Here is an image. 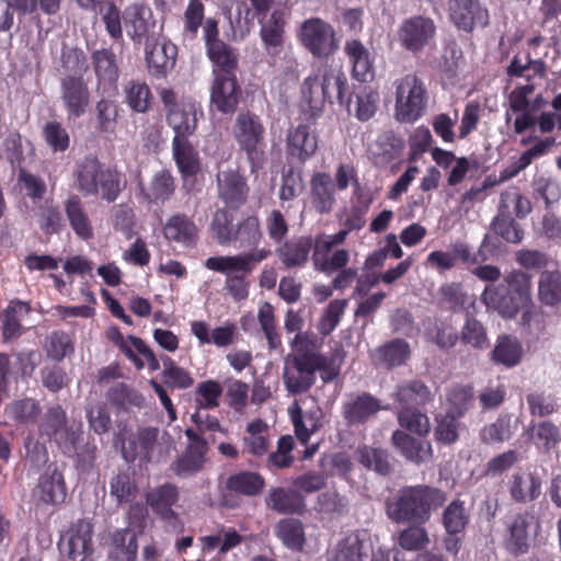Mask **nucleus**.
Listing matches in <instances>:
<instances>
[{"label":"nucleus","mask_w":561,"mask_h":561,"mask_svg":"<svg viewBox=\"0 0 561 561\" xmlns=\"http://www.w3.org/2000/svg\"><path fill=\"white\" fill-rule=\"evenodd\" d=\"M204 0H187L182 15V37L194 42L198 38L199 30L206 54L213 62L214 76H236L238 57L233 49L219 38V21L215 16H206Z\"/></svg>","instance_id":"obj_1"},{"label":"nucleus","mask_w":561,"mask_h":561,"mask_svg":"<svg viewBox=\"0 0 561 561\" xmlns=\"http://www.w3.org/2000/svg\"><path fill=\"white\" fill-rule=\"evenodd\" d=\"M447 494L428 484L405 485L386 502V514L394 523L425 525L432 512L442 507Z\"/></svg>","instance_id":"obj_2"},{"label":"nucleus","mask_w":561,"mask_h":561,"mask_svg":"<svg viewBox=\"0 0 561 561\" xmlns=\"http://www.w3.org/2000/svg\"><path fill=\"white\" fill-rule=\"evenodd\" d=\"M531 299L533 276L519 268L507 272L500 284L486 285L481 294L486 308L507 320L515 319Z\"/></svg>","instance_id":"obj_3"},{"label":"nucleus","mask_w":561,"mask_h":561,"mask_svg":"<svg viewBox=\"0 0 561 561\" xmlns=\"http://www.w3.org/2000/svg\"><path fill=\"white\" fill-rule=\"evenodd\" d=\"M77 190L83 196H98L107 203L115 202L126 186L124 174L117 165L103 164L95 154H87L73 172Z\"/></svg>","instance_id":"obj_4"},{"label":"nucleus","mask_w":561,"mask_h":561,"mask_svg":"<svg viewBox=\"0 0 561 561\" xmlns=\"http://www.w3.org/2000/svg\"><path fill=\"white\" fill-rule=\"evenodd\" d=\"M272 254L270 249H261L236 255L210 256L204 266L213 272L226 275L224 290L236 302L245 300L250 294L249 276L254 265Z\"/></svg>","instance_id":"obj_5"},{"label":"nucleus","mask_w":561,"mask_h":561,"mask_svg":"<svg viewBox=\"0 0 561 561\" xmlns=\"http://www.w3.org/2000/svg\"><path fill=\"white\" fill-rule=\"evenodd\" d=\"M302 94L309 103L322 105L325 101L332 102L336 98L341 105H345L351 113L352 93L345 73L332 68L319 69L314 75L305 79Z\"/></svg>","instance_id":"obj_6"},{"label":"nucleus","mask_w":561,"mask_h":561,"mask_svg":"<svg viewBox=\"0 0 561 561\" xmlns=\"http://www.w3.org/2000/svg\"><path fill=\"white\" fill-rule=\"evenodd\" d=\"M233 137L247 156L251 173L263 169L265 157V128L261 119L252 113H241L233 125Z\"/></svg>","instance_id":"obj_7"},{"label":"nucleus","mask_w":561,"mask_h":561,"mask_svg":"<svg viewBox=\"0 0 561 561\" xmlns=\"http://www.w3.org/2000/svg\"><path fill=\"white\" fill-rule=\"evenodd\" d=\"M427 91L415 73H408L396 84V117L401 123H413L423 116L427 106Z\"/></svg>","instance_id":"obj_8"},{"label":"nucleus","mask_w":561,"mask_h":561,"mask_svg":"<svg viewBox=\"0 0 561 561\" xmlns=\"http://www.w3.org/2000/svg\"><path fill=\"white\" fill-rule=\"evenodd\" d=\"M437 27L426 15L403 19L396 31V41L404 51L417 56L435 45Z\"/></svg>","instance_id":"obj_9"},{"label":"nucleus","mask_w":561,"mask_h":561,"mask_svg":"<svg viewBox=\"0 0 561 561\" xmlns=\"http://www.w3.org/2000/svg\"><path fill=\"white\" fill-rule=\"evenodd\" d=\"M351 233L345 227L334 234H318L314 238V249L311 254L313 268L325 275L336 273L341 267H345L350 262V251L346 249H336L333 247L343 244Z\"/></svg>","instance_id":"obj_10"},{"label":"nucleus","mask_w":561,"mask_h":561,"mask_svg":"<svg viewBox=\"0 0 561 561\" xmlns=\"http://www.w3.org/2000/svg\"><path fill=\"white\" fill-rule=\"evenodd\" d=\"M313 355L287 354L284 358L283 382L291 396L307 393L316 383Z\"/></svg>","instance_id":"obj_11"},{"label":"nucleus","mask_w":561,"mask_h":561,"mask_svg":"<svg viewBox=\"0 0 561 561\" xmlns=\"http://www.w3.org/2000/svg\"><path fill=\"white\" fill-rule=\"evenodd\" d=\"M299 39L318 58H327L337 49L334 28L320 18H310L302 22Z\"/></svg>","instance_id":"obj_12"},{"label":"nucleus","mask_w":561,"mask_h":561,"mask_svg":"<svg viewBox=\"0 0 561 561\" xmlns=\"http://www.w3.org/2000/svg\"><path fill=\"white\" fill-rule=\"evenodd\" d=\"M179 489L173 483H164L153 488L146 494V502L152 512L164 523L168 531L181 533L184 523L172 506L179 501Z\"/></svg>","instance_id":"obj_13"},{"label":"nucleus","mask_w":561,"mask_h":561,"mask_svg":"<svg viewBox=\"0 0 561 561\" xmlns=\"http://www.w3.org/2000/svg\"><path fill=\"white\" fill-rule=\"evenodd\" d=\"M539 528L540 523L534 512L516 514L507 524L506 550L516 557L526 554L530 548L531 534L536 535Z\"/></svg>","instance_id":"obj_14"},{"label":"nucleus","mask_w":561,"mask_h":561,"mask_svg":"<svg viewBox=\"0 0 561 561\" xmlns=\"http://www.w3.org/2000/svg\"><path fill=\"white\" fill-rule=\"evenodd\" d=\"M91 62L96 77L95 91L106 95L118 92L119 66L112 48L95 49L91 54Z\"/></svg>","instance_id":"obj_15"},{"label":"nucleus","mask_w":561,"mask_h":561,"mask_svg":"<svg viewBox=\"0 0 561 561\" xmlns=\"http://www.w3.org/2000/svg\"><path fill=\"white\" fill-rule=\"evenodd\" d=\"M60 99L69 118L81 117L90 105V90L83 77L67 75L61 78Z\"/></svg>","instance_id":"obj_16"},{"label":"nucleus","mask_w":561,"mask_h":561,"mask_svg":"<svg viewBox=\"0 0 561 561\" xmlns=\"http://www.w3.org/2000/svg\"><path fill=\"white\" fill-rule=\"evenodd\" d=\"M67 484L57 467H47L33 489V496L46 506L59 507L67 499Z\"/></svg>","instance_id":"obj_17"},{"label":"nucleus","mask_w":561,"mask_h":561,"mask_svg":"<svg viewBox=\"0 0 561 561\" xmlns=\"http://www.w3.org/2000/svg\"><path fill=\"white\" fill-rule=\"evenodd\" d=\"M385 409L381 401L369 392L351 394L341 408V414L347 426L364 425Z\"/></svg>","instance_id":"obj_18"},{"label":"nucleus","mask_w":561,"mask_h":561,"mask_svg":"<svg viewBox=\"0 0 561 561\" xmlns=\"http://www.w3.org/2000/svg\"><path fill=\"white\" fill-rule=\"evenodd\" d=\"M451 22L467 33L489 25V11L479 0H449Z\"/></svg>","instance_id":"obj_19"},{"label":"nucleus","mask_w":561,"mask_h":561,"mask_svg":"<svg viewBox=\"0 0 561 561\" xmlns=\"http://www.w3.org/2000/svg\"><path fill=\"white\" fill-rule=\"evenodd\" d=\"M218 197L230 208L238 209L247 203L250 187L245 178L237 169H228L217 174Z\"/></svg>","instance_id":"obj_20"},{"label":"nucleus","mask_w":561,"mask_h":561,"mask_svg":"<svg viewBox=\"0 0 561 561\" xmlns=\"http://www.w3.org/2000/svg\"><path fill=\"white\" fill-rule=\"evenodd\" d=\"M242 98V89L236 76H216L210 91V103L224 114H233Z\"/></svg>","instance_id":"obj_21"},{"label":"nucleus","mask_w":561,"mask_h":561,"mask_svg":"<svg viewBox=\"0 0 561 561\" xmlns=\"http://www.w3.org/2000/svg\"><path fill=\"white\" fill-rule=\"evenodd\" d=\"M191 333L201 345H215L218 348L231 346L238 341L239 332L236 323L227 321L224 325L210 329L204 320L191 322Z\"/></svg>","instance_id":"obj_22"},{"label":"nucleus","mask_w":561,"mask_h":561,"mask_svg":"<svg viewBox=\"0 0 561 561\" xmlns=\"http://www.w3.org/2000/svg\"><path fill=\"white\" fill-rule=\"evenodd\" d=\"M123 21L127 35L136 44H141L156 24L150 7L142 2L128 4L123 11Z\"/></svg>","instance_id":"obj_23"},{"label":"nucleus","mask_w":561,"mask_h":561,"mask_svg":"<svg viewBox=\"0 0 561 561\" xmlns=\"http://www.w3.org/2000/svg\"><path fill=\"white\" fill-rule=\"evenodd\" d=\"M268 510L282 515L301 516L307 511L305 496L293 488L273 486L265 496Z\"/></svg>","instance_id":"obj_24"},{"label":"nucleus","mask_w":561,"mask_h":561,"mask_svg":"<svg viewBox=\"0 0 561 561\" xmlns=\"http://www.w3.org/2000/svg\"><path fill=\"white\" fill-rule=\"evenodd\" d=\"M203 112L196 101L191 98H183L174 110L167 113V122L175 133L174 137H190L197 128V114Z\"/></svg>","instance_id":"obj_25"},{"label":"nucleus","mask_w":561,"mask_h":561,"mask_svg":"<svg viewBox=\"0 0 561 561\" xmlns=\"http://www.w3.org/2000/svg\"><path fill=\"white\" fill-rule=\"evenodd\" d=\"M313 249L314 239L311 236H298L280 244L276 255L286 268H300L307 264Z\"/></svg>","instance_id":"obj_26"},{"label":"nucleus","mask_w":561,"mask_h":561,"mask_svg":"<svg viewBox=\"0 0 561 561\" xmlns=\"http://www.w3.org/2000/svg\"><path fill=\"white\" fill-rule=\"evenodd\" d=\"M391 440L402 457L415 465L430 461L433 457V448L430 442L410 436L401 430L392 433Z\"/></svg>","instance_id":"obj_27"},{"label":"nucleus","mask_w":561,"mask_h":561,"mask_svg":"<svg viewBox=\"0 0 561 561\" xmlns=\"http://www.w3.org/2000/svg\"><path fill=\"white\" fill-rule=\"evenodd\" d=\"M64 210L69 226L78 238L89 241L94 237L92 221L79 195H70L64 202Z\"/></svg>","instance_id":"obj_28"},{"label":"nucleus","mask_w":561,"mask_h":561,"mask_svg":"<svg viewBox=\"0 0 561 561\" xmlns=\"http://www.w3.org/2000/svg\"><path fill=\"white\" fill-rule=\"evenodd\" d=\"M198 233L195 222L184 214L171 216L163 226L164 238L185 248H194L197 244Z\"/></svg>","instance_id":"obj_29"},{"label":"nucleus","mask_w":561,"mask_h":561,"mask_svg":"<svg viewBox=\"0 0 561 561\" xmlns=\"http://www.w3.org/2000/svg\"><path fill=\"white\" fill-rule=\"evenodd\" d=\"M310 196L317 213L323 215L333 210L336 203L335 186L329 173L316 172L311 176Z\"/></svg>","instance_id":"obj_30"},{"label":"nucleus","mask_w":561,"mask_h":561,"mask_svg":"<svg viewBox=\"0 0 561 561\" xmlns=\"http://www.w3.org/2000/svg\"><path fill=\"white\" fill-rule=\"evenodd\" d=\"M178 47L169 41L156 43L146 51L149 72L156 78L165 77L175 66Z\"/></svg>","instance_id":"obj_31"},{"label":"nucleus","mask_w":561,"mask_h":561,"mask_svg":"<svg viewBox=\"0 0 561 561\" xmlns=\"http://www.w3.org/2000/svg\"><path fill=\"white\" fill-rule=\"evenodd\" d=\"M318 149V137L311 130L310 124H299L289 130L287 136V150L293 157L304 162L311 158Z\"/></svg>","instance_id":"obj_32"},{"label":"nucleus","mask_w":561,"mask_h":561,"mask_svg":"<svg viewBox=\"0 0 561 561\" xmlns=\"http://www.w3.org/2000/svg\"><path fill=\"white\" fill-rule=\"evenodd\" d=\"M66 554L71 560L84 558L92 552L93 525L87 518L78 519L68 531Z\"/></svg>","instance_id":"obj_33"},{"label":"nucleus","mask_w":561,"mask_h":561,"mask_svg":"<svg viewBox=\"0 0 561 561\" xmlns=\"http://www.w3.org/2000/svg\"><path fill=\"white\" fill-rule=\"evenodd\" d=\"M411 356V348L404 339H392L375 348L373 359L386 369L402 366Z\"/></svg>","instance_id":"obj_34"},{"label":"nucleus","mask_w":561,"mask_h":561,"mask_svg":"<svg viewBox=\"0 0 561 561\" xmlns=\"http://www.w3.org/2000/svg\"><path fill=\"white\" fill-rule=\"evenodd\" d=\"M108 484L110 495L117 505L130 504L139 494L135 472L130 468L117 469L113 472Z\"/></svg>","instance_id":"obj_35"},{"label":"nucleus","mask_w":561,"mask_h":561,"mask_svg":"<svg viewBox=\"0 0 561 561\" xmlns=\"http://www.w3.org/2000/svg\"><path fill=\"white\" fill-rule=\"evenodd\" d=\"M344 51L352 65V73L355 79L366 82L374 77L370 53L359 39L347 41Z\"/></svg>","instance_id":"obj_36"},{"label":"nucleus","mask_w":561,"mask_h":561,"mask_svg":"<svg viewBox=\"0 0 561 561\" xmlns=\"http://www.w3.org/2000/svg\"><path fill=\"white\" fill-rule=\"evenodd\" d=\"M365 531L348 533L334 547L331 561H364L367 558Z\"/></svg>","instance_id":"obj_37"},{"label":"nucleus","mask_w":561,"mask_h":561,"mask_svg":"<svg viewBox=\"0 0 561 561\" xmlns=\"http://www.w3.org/2000/svg\"><path fill=\"white\" fill-rule=\"evenodd\" d=\"M173 157L184 179L193 178L201 171L198 153L188 140V137H173Z\"/></svg>","instance_id":"obj_38"},{"label":"nucleus","mask_w":561,"mask_h":561,"mask_svg":"<svg viewBox=\"0 0 561 561\" xmlns=\"http://www.w3.org/2000/svg\"><path fill=\"white\" fill-rule=\"evenodd\" d=\"M159 433L158 427L148 426L140 428L137 433V442H129L128 448L123 445V457L129 462L134 461L137 457L149 461L158 444Z\"/></svg>","instance_id":"obj_39"},{"label":"nucleus","mask_w":561,"mask_h":561,"mask_svg":"<svg viewBox=\"0 0 561 561\" xmlns=\"http://www.w3.org/2000/svg\"><path fill=\"white\" fill-rule=\"evenodd\" d=\"M262 237L259 217L256 215H249L236 224L231 245L238 249L256 251Z\"/></svg>","instance_id":"obj_40"},{"label":"nucleus","mask_w":561,"mask_h":561,"mask_svg":"<svg viewBox=\"0 0 561 561\" xmlns=\"http://www.w3.org/2000/svg\"><path fill=\"white\" fill-rule=\"evenodd\" d=\"M527 433L536 447L545 454L557 451L561 443L560 428L549 420L531 424Z\"/></svg>","instance_id":"obj_41"},{"label":"nucleus","mask_w":561,"mask_h":561,"mask_svg":"<svg viewBox=\"0 0 561 561\" xmlns=\"http://www.w3.org/2000/svg\"><path fill=\"white\" fill-rule=\"evenodd\" d=\"M137 550V535L133 530L122 528L111 534L108 554L113 561H135Z\"/></svg>","instance_id":"obj_42"},{"label":"nucleus","mask_w":561,"mask_h":561,"mask_svg":"<svg viewBox=\"0 0 561 561\" xmlns=\"http://www.w3.org/2000/svg\"><path fill=\"white\" fill-rule=\"evenodd\" d=\"M538 300L546 307H558L561 305V271L543 270L538 278Z\"/></svg>","instance_id":"obj_43"},{"label":"nucleus","mask_w":561,"mask_h":561,"mask_svg":"<svg viewBox=\"0 0 561 561\" xmlns=\"http://www.w3.org/2000/svg\"><path fill=\"white\" fill-rule=\"evenodd\" d=\"M394 394L403 408L422 407L433 400L430 388L419 379L399 383Z\"/></svg>","instance_id":"obj_44"},{"label":"nucleus","mask_w":561,"mask_h":561,"mask_svg":"<svg viewBox=\"0 0 561 561\" xmlns=\"http://www.w3.org/2000/svg\"><path fill=\"white\" fill-rule=\"evenodd\" d=\"M175 179L169 170L157 171L146 190L145 198L151 204H164L170 201L175 193Z\"/></svg>","instance_id":"obj_45"},{"label":"nucleus","mask_w":561,"mask_h":561,"mask_svg":"<svg viewBox=\"0 0 561 561\" xmlns=\"http://www.w3.org/2000/svg\"><path fill=\"white\" fill-rule=\"evenodd\" d=\"M290 416L296 437L301 444L308 445L310 436L317 433L322 426V411L318 408L304 413L301 409L296 405L295 409L290 410Z\"/></svg>","instance_id":"obj_46"},{"label":"nucleus","mask_w":561,"mask_h":561,"mask_svg":"<svg viewBox=\"0 0 561 561\" xmlns=\"http://www.w3.org/2000/svg\"><path fill=\"white\" fill-rule=\"evenodd\" d=\"M267 432V424L262 419L251 421L242 438L243 453L257 457L265 455L270 447Z\"/></svg>","instance_id":"obj_47"},{"label":"nucleus","mask_w":561,"mask_h":561,"mask_svg":"<svg viewBox=\"0 0 561 561\" xmlns=\"http://www.w3.org/2000/svg\"><path fill=\"white\" fill-rule=\"evenodd\" d=\"M510 494L518 503L535 501L541 494V481L531 473H514L510 481Z\"/></svg>","instance_id":"obj_48"},{"label":"nucleus","mask_w":561,"mask_h":561,"mask_svg":"<svg viewBox=\"0 0 561 561\" xmlns=\"http://www.w3.org/2000/svg\"><path fill=\"white\" fill-rule=\"evenodd\" d=\"M265 486V479L259 472L240 471L229 476L226 480L227 490L244 496H255Z\"/></svg>","instance_id":"obj_49"},{"label":"nucleus","mask_w":561,"mask_h":561,"mask_svg":"<svg viewBox=\"0 0 561 561\" xmlns=\"http://www.w3.org/2000/svg\"><path fill=\"white\" fill-rule=\"evenodd\" d=\"M276 537L293 551H301L306 545L305 527L296 518H283L275 525Z\"/></svg>","instance_id":"obj_50"},{"label":"nucleus","mask_w":561,"mask_h":561,"mask_svg":"<svg viewBox=\"0 0 561 561\" xmlns=\"http://www.w3.org/2000/svg\"><path fill=\"white\" fill-rule=\"evenodd\" d=\"M208 450L196 447L185 450L172 462L170 469L179 478L184 479L197 474L204 469Z\"/></svg>","instance_id":"obj_51"},{"label":"nucleus","mask_w":561,"mask_h":561,"mask_svg":"<svg viewBox=\"0 0 561 561\" xmlns=\"http://www.w3.org/2000/svg\"><path fill=\"white\" fill-rule=\"evenodd\" d=\"M522 343L511 335L499 336L492 351V360L507 368L518 365L523 358Z\"/></svg>","instance_id":"obj_52"},{"label":"nucleus","mask_w":561,"mask_h":561,"mask_svg":"<svg viewBox=\"0 0 561 561\" xmlns=\"http://www.w3.org/2000/svg\"><path fill=\"white\" fill-rule=\"evenodd\" d=\"M30 304L22 300H11L4 310L1 335L4 342L18 339L22 334L20 314H27Z\"/></svg>","instance_id":"obj_53"},{"label":"nucleus","mask_w":561,"mask_h":561,"mask_svg":"<svg viewBox=\"0 0 561 561\" xmlns=\"http://www.w3.org/2000/svg\"><path fill=\"white\" fill-rule=\"evenodd\" d=\"M124 95L125 103L135 113H146L151 107V90L144 81H128L124 87Z\"/></svg>","instance_id":"obj_54"},{"label":"nucleus","mask_w":561,"mask_h":561,"mask_svg":"<svg viewBox=\"0 0 561 561\" xmlns=\"http://www.w3.org/2000/svg\"><path fill=\"white\" fill-rule=\"evenodd\" d=\"M106 398L113 407L124 411L134 407L141 408L145 403L144 396L124 382L112 386L106 392Z\"/></svg>","instance_id":"obj_55"},{"label":"nucleus","mask_w":561,"mask_h":561,"mask_svg":"<svg viewBox=\"0 0 561 561\" xmlns=\"http://www.w3.org/2000/svg\"><path fill=\"white\" fill-rule=\"evenodd\" d=\"M100 96L95 103L96 127L102 133L112 134L116 129L118 105L113 99L115 95L98 93Z\"/></svg>","instance_id":"obj_56"},{"label":"nucleus","mask_w":561,"mask_h":561,"mask_svg":"<svg viewBox=\"0 0 561 561\" xmlns=\"http://www.w3.org/2000/svg\"><path fill=\"white\" fill-rule=\"evenodd\" d=\"M493 232L508 243H520L524 239V229L508 213L499 208L497 215L491 222Z\"/></svg>","instance_id":"obj_57"},{"label":"nucleus","mask_w":561,"mask_h":561,"mask_svg":"<svg viewBox=\"0 0 561 561\" xmlns=\"http://www.w3.org/2000/svg\"><path fill=\"white\" fill-rule=\"evenodd\" d=\"M284 26L285 21L283 15L277 11H274L268 21L262 25L260 34L268 54L275 55L277 49L283 45Z\"/></svg>","instance_id":"obj_58"},{"label":"nucleus","mask_w":561,"mask_h":561,"mask_svg":"<svg viewBox=\"0 0 561 561\" xmlns=\"http://www.w3.org/2000/svg\"><path fill=\"white\" fill-rule=\"evenodd\" d=\"M442 523L447 534H461L469 524L465 502L455 499L444 510Z\"/></svg>","instance_id":"obj_59"},{"label":"nucleus","mask_w":561,"mask_h":561,"mask_svg":"<svg viewBox=\"0 0 561 561\" xmlns=\"http://www.w3.org/2000/svg\"><path fill=\"white\" fill-rule=\"evenodd\" d=\"M257 321L263 331L270 350L276 351L282 347V337L278 333L274 307L264 302L257 312Z\"/></svg>","instance_id":"obj_60"},{"label":"nucleus","mask_w":561,"mask_h":561,"mask_svg":"<svg viewBox=\"0 0 561 561\" xmlns=\"http://www.w3.org/2000/svg\"><path fill=\"white\" fill-rule=\"evenodd\" d=\"M236 225L233 224V216L227 209H218L215 211L209 230L211 237L220 245H231V239Z\"/></svg>","instance_id":"obj_61"},{"label":"nucleus","mask_w":561,"mask_h":561,"mask_svg":"<svg viewBox=\"0 0 561 561\" xmlns=\"http://www.w3.org/2000/svg\"><path fill=\"white\" fill-rule=\"evenodd\" d=\"M42 135L46 145L54 153H64L70 148V135L60 122H47L43 126Z\"/></svg>","instance_id":"obj_62"},{"label":"nucleus","mask_w":561,"mask_h":561,"mask_svg":"<svg viewBox=\"0 0 561 561\" xmlns=\"http://www.w3.org/2000/svg\"><path fill=\"white\" fill-rule=\"evenodd\" d=\"M222 387L219 381L209 379L197 385L194 391V401L198 410H213L219 407L222 396Z\"/></svg>","instance_id":"obj_63"},{"label":"nucleus","mask_w":561,"mask_h":561,"mask_svg":"<svg viewBox=\"0 0 561 561\" xmlns=\"http://www.w3.org/2000/svg\"><path fill=\"white\" fill-rule=\"evenodd\" d=\"M398 423L419 436H426L431 430L428 416L415 408H402L398 413Z\"/></svg>","instance_id":"obj_64"}]
</instances>
